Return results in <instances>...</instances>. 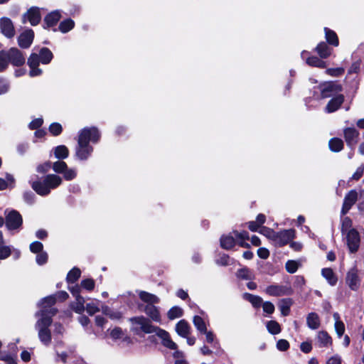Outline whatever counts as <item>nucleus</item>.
I'll return each mask as SVG.
<instances>
[{
	"instance_id": "1",
	"label": "nucleus",
	"mask_w": 364,
	"mask_h": 364,
	"mask_svg": "<svg viewBox=\"0 0 364 364\" xmlns=\"http://www.w3.org/2000/svg\"><path fill=\"white\" fill-rule=\"evenodd\" d=\"M28 182L37 194L46 196L50 193L52 190L61 185L63 179L56 174H48L42 180H40L37 175H33Z\"/></svg>"
},
{
	"instance_id": "2",
	"label": "nucleus",
	"mask_w": 364,
	"mask_h": 364,
	"mask_svg": "<svg viewBox=\"0 0 364 364\" xmlns=\"http://www.w3.org/2000/svg\"><path fill=\"white\" fill-rule=\"evenodd\" d=\"M46 311L45 309L41 311V318L36 323V328L38 330L40 341L47 346L51 341L50 331L48 328L52 323V318L46 315Z\"/></svg>"
},
{
	"instance_id": "3",
	"label": "nucleus",
	"mask_w": 364,
	"mask_h": 364,
	"mask_svg": "<svg viewBox=\"0 0 364 364\" xmlns=\"http://www.w3.org/2000/svg\"><path fill=\"white\" fill-rule=\"evenodd\" d=\"M234 236L237 239L238 244L242 247H248L249 244L245 240L249 239V234L246 231L238 232L234 231L230 235H223L220 237V246L225 250H230L235 245V240Z\"/></svg>"
},
{
	"instance_id": "4",
	"label": "nucleus",
	"mask_w": 364,
	"mask_h": 364,
	"mask_svg": "<svg viewBox=\"0 0 364 364\" xmlns=\"http://www.w3.org/2000/svg\"><path fill=\"white\" fill-rule=\"evenodd\" d=\"M129 321L133 325L134 333L137 335L156 333L159 328L153 326L150 321L144 316L133 317Z\"/></svg>"
},
{
	"instance_id": "5",
	"label": "nucleus",
	"mask_w": 364,
	"mask_h": 364,
	"mask_svg": "<svg viewBox=\"0 0 364 364\" xmlns=\"http://www.w3.org/2000/svg\"><path fill=\"white\" fill-rule=\"evenodd\" d=\"M320 90L321 97L328 98L339 95L338 93L342 91V86L336 82H328L322 84Z\"/></svg>"
},
{
	"instance_id": "6",
	"label": "nucleus",
	"mask_w": 364,
	"mask_h": 364,
	"mask_svg": "<svg viewBox=\"0 0 364 364\" xmlns=\"http://www.w3.org/2000/svg\"><path fill=\"white\" fill-rule=\"evenodd\" d=\"M56 299H57L54 295H50L43 299L39 303L41 310L36 314V316L41 317V311L46 309V315L48 316H50V318H52V317L57 313L56 309L53 307L56 302Z\"/></svg>"
},
{
	"instance_id": "7",
	"label": "nucleus",
	"mask_w": 364,
	"mask_h": 364,
	"mask_svg": "<svg viewBox=\"0 0 364 364\" xmlns=\"http://www.w3.org/2000/svg\"><path fill=\"white\" fill-rule=\"evenodd\" d=\"M84 134H83L82 136L78 139L77 146L76 147L75 156L80 160L87 159L93 151V149L91 146L86 144Z\"/></svg>"
},
{
	"instance_id": "8",
	"label": "nucleus",
	"mask_w": 364,
	"mask_h": 364,
	"mask_svg": "<svg viewBox=\"0 0 364 364\" xmlns=\"http://www.w3.org/2000/svg\"><path fill=\"white\" fill-rule=\"evenodd\" d=\"M295 237V230L293 229L284 230L276 232L274 244L282 247L290 242Z\"/></svg>"
},
{
	"instance_id": "9",
	"label": "nucleus",
	"mask_w": 364,
	"mask_h": 364,
	"mask_svg": "<svg viewBox=\"0 0 364 364\" xmlns=\"http://www.w3.org/2000/svg\"><path fill=\"white\" fill-rule=\"evenodd\" d=\"M346 283L348 287L353 291H357L359 289L360 279L359 278L357 269L352 268L347 272L346 277Z\"/></svg>"
},
{
	"instance_id": "10",
	"label": "nucleus",
	"mask_w": 364,
	"mask_h": 364,
	"mask_svg": "<svg viewBox=\"0 0 364 364\" xmlns=\"http://www.w3.org/2000/svg\"><path fill=\"white\" fill-rule=\"evenodd\" d=\"M22 224L21 215L16 210L10 211L6 217V225L9 230L19 228Z\"/></svg>"
},
{
	"instance_id": "11",
	"label": "nucleus",
	"mask_w": 364,
	"mask_h": 364,
	"mask_svg": "<svg viewBox=\"0 0 364 364\" xmlns=\"http://www.w3.org/2000/svg\"><path fill=\"white\" fill-rule=\"evenodd\" d=\"M9 61L14 66L22 65L25 63V57L23 53L16 48H11L8 51Z\"/></svg>"
},
{
	"instance_id": "12",
	"label": "nucleus",
	"mask_w": 364,
	"mask_h": 364,
	"mask_svg": "<svg viewBox=\"0 0 364 364\" xmlns=\"http://www.w3.org/2000/svg\"><path fill=\"white\" fill-rule=\"evenodd\" d=\"M347 245L350 252H355L358 250L360 245V237L358 232L354 230L350 229L347 232Z\"/></svg>"
},
{
	"instance_id": "13",
	"label": "nucleus",
	"mask_w": 364,
	"mask_h": 364,
	"mask_svg": "<svg viewBox=\"0 0 364 364\" xmlns=\"http://www.w3.org/2000/svg\"><path fill=\"white\" fill-rule=\"evenodd\" d=\"M83 134H85L84 136L86 144H89L90 142H97L100 136L99 131L95 127L85 128L82 129L79 134L78 139H80Z\"/></svg>"
},
{
	"instance_id": "14",
	"label": "nucleus",
	"mask_w": 364,
	"mask_h": 364,
	"mask_svg": "<svg viewBox=\"0 0 364 364\" xmlns=\"http://www.w3.org/2000/svg\"><path fill=\"white\" fill-rule=\"evenodd\" d=\"M41 19L39 9L37 7L31 8L23 16V23H26V20L29 21L31 26H36Z\"/></svg>"
},
{
	"instance_id": "15",
	"label": "nucleus",
	"mask_w": 364,
	"mask_h": 364,
	"mask_svg": "<svg viewBox=\"0 0 364 364\" xmlns=\"http://www.w3.org/2000/svg\"><path fill=\"white\" fill-rule=\"evenodd\" d=\"M266 293L270 296H279L284 295H291L292 289L290 287L279 285H271L267 287Z\"/></svg>"
},
{
	"instance_id": "16",
	"label": "nucleus",
	"mask_w": 364,
	"mask_h": 364,
	"mask_svg": "<svg viewBox=\"0 0 364 364\" xmlns=\"http://www.w3.org/2000/svg\"><path fill=\"white\" fill-rule=\"evenodd\" d=\"M358 200V193L355 190L350 191L345 196L341 213L345 215L356 203Z\"/></svg>"
},
{
	"instance_id": "17",
	"label": "nucleus",
	"mask_w": 364,
	"mask_h": 364,
	"mask_svg": "<svg viewBox=\"0 0 364 364\" xmlns=\"http://www.w3.org/2000/svg\"><path fill=\"white\" fill-rule=\"evenodd\" d=\"M41 60L36 53H32L28 60V65L30 67L29 75L31 77L38 76L42 73V70L38 67Z\"/></svg>"
},
{
	"instance_id": "18",
	"label": "nucleus",
	"mask_w": 364,
	"mask_h": 364,
	"mask_svg": "<svg viewBox=\"0 0 364 364\" xmlns=\"http://www.w3.org/2000/svg\"><path fill=\"white\" fill-rule=\"evenodd\" d=\"M0 28L1 33L7 38H12L15 34L13 23L9 18H1Z\"/></svg>"
},
{
	"instance_id": "19",
	"label": "nucleus",
	"mask_w": 364,
	"mask_h": 364,
	"mask_svg": "<svg viewBox=\"0 0 364 364\" xmlns=\"http://www.w3.org/2000/svg\"><path fill=\"white\" fill-rule=\"evenodd\" d=\"M34 33L31 29H27L23 31L18 38V43L21 48H28L33 40Z\"/></svg>"
},
{
	"instance_id": "20",
	"label": "nucleus",
	"mask_w": 364,
	"mask_h": 364,
	"mask_svg": "<svg viewBox=\"0 0 364 364\" xmlns=\"http://www.w3.org/2000/svg\"><path fill=\"white\" fill-rule=\"evenodd\" d=\"M156 334L162 340V344L171 350L177 348V345L171 339L169 333L161 328H159Z\"/></svg>"
},
{
	"instance_id": "21",
	"label": "nucleus",
	"mask_w": 364,
	"mask_h": 364,
	"mask_svg": "<svg viewBox=\"0 0 364 364\" xmlns=\"http://www.w3.org/2000/svg\"><path fill=\"white\" fill-rule=\"evenodd\" d=\"M359 132L354 128H346L344 129V137L346 141L350 147L354 146L358 142Z\"/></svg>"
},
{
	"instance_id": "22",
	"label": "nucleus",
	"mask_w": 364,
	"mask_h": 364,
	"mask_svg": "<svg viewBox=\"0 0 364 364\" xmlns=\"http://www.w3.org/2000/svg\"><path fill=\"white\" fill-rule=\"evenodd\" d=\"M344 101V96L341 94H339L335 97H333L327 104L326 107V112L328 113H331L341 107Z\"/></svg>"
},
{
	"instance_id": "23",
	"label": "nucleus",
	"mask_w": 364,
	"mask_h": 364,
	"mask_svg": "<svg viewBox=\"0 0 364 364\" xmlns=\"http://www.w3.org/2000/svg\"><path fill=\"white\" fill-rule=\"evenodd\" d=\"M307 54L308 53L306 51H303L301 55L309 65L319 68H324L326 67V63L323 60L316 56H309L306 58Z\"/></svg>"
},
{
	"instance_id": "24",
	"label": "nucleus",
	"mask_w": 364,
	"mask_h": 364,
	"mask_svg": "<svg viewBox=\"0 0 364 364\" xmlns=\"http://www.w3.org/2000/svg\"><path fill=\"white\" fill-rule=\"evenodd\" d=\"M143 311L154 321L160 322L161 315L159 309L154 304H146Z\"/></svg>"
},
{
	"instance_id": "25",
	"label": "nucleus",
	"mask_w": 364,
	"mask_h": 364,
	"mask_svg": "<svg viewBox=\"0 0 364 364\" xmlns=\"http://www.w3.org/2000/svg\"><path fill=\"white\" fill-rule=\"evenodd\" d=\"M316 341L317 345L320 348L328 347L332 344L331 337L324 331H321L318 333Z\"/></svg>"
},
{
	"instance_id": "26",
	"label": "nucleus",
	"mask_w": 364,
	"mask_h": 364,
	"mask_svg": "<svg viewBox=\"0 0 364 364\" xmlns=\"http://www.w3.org/2000/svg\"><path fill=\"white\" fill-rule=\"evenodd\" d=\"M321 275L326 279L331 286H335L338 282V278L334 272L331 268H323L321 269Z\"/></svg>"
},
{
	"instance_id": "27",
	"label": "nucleus",
	"mask_w": 364,
	"mask_h": 364,
	"mask_svg": "<svg viewBox=\"0 0 364 364\" xmlns=\"http://www.w3.org/2000/svg\"><path fill=\"white\" fill-rule=\"evenodd\" d=\"M139 296L140 299L144 303H146V304L152 305L159 302V298L158 296L147 291H139Z\"/></svg>"
},
{
	"instance_id": "28",
	"label": "nucleus",
	"mask_w": 364,
	"mask_h": 364,
	"mask_svg": "<svg viewBox=\"0 0 364 364\" xmlns=\"http://www.w3.org/2000/svg\"><path fill=\"white\" fill-rule=\"evenodd\" d=\"M190 326L185 320H181L176 326L177 333L182 337H187L190 333Z\"/></svg>"
},
{
	"instance_id": "29",
	"label": "nucleus",
	"mask_w": 364,
	"mask_h": 364,
	"mask_svg": "<svg viewBox=\"0 0 364 364\" xmlns=\"http://www.w3.org/2000/svg\"><path fill=\"white\" fill-rule=\"evenodd\" d=\"M316 51L321 58H327L332 53V49L324 42H321L316 47Z\"/></svg>"
},
{
	"instance_id": "30",
	"label": "nucleus",
	"mask_w": 364,
	"mask_h": 364,
	"mask_svg": "<svg viewBox=\"0 0 364 364\" xmlns=\"http://www.w3.org/2000/svg\"><path fill=\"white\" fill-rule=\"evenodd\" d=\"M306 323L309 328L315 330L320 326V319L317 314L311 312L308 314L306 318Z\"/></svg>"
},
{
	"instance_id": "31",
	"label": "nucleus",
	"mask_w": 364,
	"mask_h": 364,
	"mask_svg": "<svg viewBox=\"0 0 364 364\" xmlns=\"http://www.w3.org/2000/svg\"><path fill=\"white\" fill-rule=\"evenodd\" d=\"M15 186V178L13 175L10 173L6 174V178H0V191L6 188H13Z\"/></svg>"
},
{
	"instance_id": "32",
	"label": "nucleus",
	"mask_w": 364,
	"mask_h": 364,
	"mask_svg": "<svg viewBox=\"0 0 364 364\" xmlns=\"http://www.w3.org/2000/svg\"><path fill=\"white\" fill-rule=\"evenodd\" d=\"M60 18V14L55 11L48 14L44 18L45 23L48 27L55 25Z\"/></svg>"
},
{
	"instance_id": "33",
	"label": "nucleus",
	"mask_w": 364,
	"mask_h": 364,
	"mask_svg": "<svg viewBox=\"0 0 364 364\" xmlns=\"http://www.w3.org/2000/svg\"><path fill=\"white\" fill-rule=\"evenodd\" d=\"M333 318L335 320V330L339 338H341L345 332V325L343 321L340 320V316L338 313L333 314Z\"/></svg>"
},
{
	"instance_id": "34",
	"label": "nucleus",
	"mask_w": 364,
	"mask_h": 364,
	"mask_svg": "<svg viewBox=\"0 0 364 364\" xmlns=\"http://www.w3.org/2000/svg\"><path fill=\"white\" fill-rule=\"evenodd\" d=\"M53 153L55 158L58 159H65L69 155V150L65 146L59 145L53 149Z\"/></svg>"
},
{
	"instance_id": "35",
	"label": "nucleus",
	"mask_w": 364,
	"mask_h": 364,
	"mask_svg": "<svg viewBox=\"0 0 364 364\" xmlns=\"http://www.w3.org/2000/svg\"><path fill=\"white\" fill-rule=\"evenodd\" d=\"M324 31L326 39L328 41V43L334 46H338L339 43L336 33L333 31L328 28H325Z\"/></svg>"
},
{
	"instance_id": "36",
	"label": "nucleus",
	"mask_w": 364,
	"mask_h": 364,
	"mask_svg": "<svg viewBox=\"0 0 364 364\" xmlns=\"http://www.w3.org/2000/svg\"><path fill=\"white\" fill-rule=\"evenodd\" d=\"M38 56L41 60V62L43 64L49 63L53 58V54H52L51 51L47 48H41Z\"/></svg>"
},
{
	"instance_id": "37",
	"label": "nucleus",
	"mask_w": 364,
	"mask_h": 364,
	"mask_svg": "<svg viewBox=\"0 0 364 364\" xmlns=\"http://www.w3.org/2000/svg\"><path fill=\"white\" fill-rule=\"evenodd\" d=\"M330 149L334 152H338L343 148V142L341 139L333 138L328 142Z\"/></svg>"
},
{
	"instance_id": "38",
	"label": "nucleus",
	"mask_w": 364,
	"mask_h": 364,
	"mask_svg": "<svg viewBox=\"0 0 364 364\" xmlns=\"http://www.w3.org/2000/svg\"><path fill=\"white\" fill-rule=\"evenodd\" d=\"M243 298L250 301L255 308H258L262 304V299L258 296L245 293L243 295Z\"/></svg>"
},
{
	"instance_id": "39",
	"label": "nucleus",
	"mask_w": 364,
	"mask_h": 364,
	"mask_svg": "<svg viewBox=\"0 0 364 364\" xmlns=\"http://www.w3.org/2000/svg\"><path fill=\"white\" fill-rule=\"evenodd\" d=\"M193 322L195 327L197 328L198 331H200V333L206 332V324L204 319L202 317L199 316H195L193 317Z\"/></svg>"
},
{
	"instance_id": "40",
	"label": "nucleus",
	"mask_w": 364,
	"mask_h": 364,
	"mask_svg": "<svg viewBox=\"0 0 364 364\" xmlns=\"http://www.w3.org/2000/svg\"><path fill=\"white\" fill-rule=\"evenodd\" d=\"M101 310L104 314L108 316L112 319L117 320L122 317V314L119 312L113 311L107 306L102 305Z\"/></svg>"
},
{
	"instance_id": "41",
	"label": "nucleus",
	"mask_w": 364,
	"mask_h": 364,
	"mask_svg": "<svg viewBox=\"0 0 364 364\" xmlns=\"http://www.w3.org/2000/svg\"><path fill=\"white\" fill-rule=\"evenodd\" d=\"M237 276L242 279L250 280L254 279L253 272L246 267L239 269L237 272Z\"/></svg>"
},
{
	"instance_id": "42",
	"label": "nucleus",
	"mask_w": 364,
	"mask_h": 364,
	"mask_svg": "<svg viewBox=\"0 0 364 364\" xmlns=\"http://www.w3.org/2000/svg\"><path fill=\"white\" fill-rule=\"evenodd\" d=\"M267 328L268 331L273 335L278 334L281 332L280 325L275 321H269L267 323Z\"/></svg>"
},
{
	"instance_id": "43",
	"label": "nucleus",
	"mask_w": 364,
	"mask_h": 364,
	"mask_svg": "<svg viewBox=\"0 0 364 364\" xmlns=\"http://www.w3.org/2000/svg\"><path fill=\"white\" fill-rule=\"evenodd\" d=\"M80 270L78 268L72 269L67 275V281L70 283H74L80 277Z\"/></svg>"
},
{
	"instance_id": "44",
	"label": "nucleus",
	"mask_w": 364,
	"mask_h": 364,
	"mask_svg": "<svg viewBox=\"0 0 364 364\" xmlns=\"http://www.w3.org/2000/svg\"><path fill=\"white\" fill-rule=\"evenodd\" d=\"M100 301L87 304L86 307H85L87 312L91 316L95 314L97 312H99L100 311Z\"/></svg>"
},
{
	"instance_id": "45",
	"label": "nucleus",
	"mask_w": 364,
	"mask_h": 364,
	"mask_svg": "<svg viewBox=\"0 0 364 364\" xmlns=\"http://www.w3.org/2000/svg\"><path fill=\"white\" fill-rule=\"evenodd\" d=\"M74 21L71 19H67L62 21L59 25V30L62 33H67L74 27Z\"/></svg>"
},
{
	"instance_id": "46",
	"label": "nucleus",
	"mask_w": 364,
	"mask_h": 364,
	"mask_svg": "<svg viewBox=\"0 0 364 364\" xmlns=\"http://www.w3.org/2000/svg\"><path fill=\"white\" fill-rule=\"evenodd\" d=\"M183 315V310L178 306L172 307L167 314L168 318L171 320L181 317Z\"/></svg>"
},
{
	"instance_id": "47",
	"label": "nucleus",
	"mask_w": 364,
	"mask_h": 364,
	"mask_svg": "<svg viewBox=\"0 0 364 364\" xmlns=\"http://www.w3.org/2000/svg\"><path fill=\"white\" fill-rule=\"evenodd\" d=\"M85 300L84 298H79L75 299V302L72 305V309L77 314H82L85 307L84 306Z\"/></svg>"
},
{
	"instance_id": "48",
	"label": "nucleus",
	"mask_w": 364,
	"mask_h": 364,
	"mask_svg": "<svg viewBox=\"0 0 364 364\" xmlns=\"http://www.w3.org/2000/svg\"><path fill=\"white\" fill-rule=\"evenodd\" d=\"M299 266L300 264L295 260H288L285 264L286 270L290 274L295 273Z\"/></svg>"
},
{
	"instance_id": "49",
	"label": "nucleus",
	"mask_w": 364,
	"mask_h": 364,
	"mask_svg": "<svg viewBox=\"0 0 364 364\" xmlns=\"http://www.w3.org/2000/svg\"><path fill=\"white\" fill-rule=\"evenodd\" d=\"M68 166L65 162L63 161H58L53 163V170L57 173H63L66 171Z\"/></svg>"
},
{
	"instance_id": "50",
	"label": "nucleus",
	"mask_w": 364,
	"mask_h": 364,
	"mask_svg": "<svg viewBox=\"0 0 364 364\" xmlns=\"http://www.w3.org/2000/svg\"><path fill=\"white\" fill-rule=\"evenodd\" d=\"M8 54L6 51L2 50L0 52V72L4 71L9 65Z\"/></svg>"
},
{
	"instance_id": "51",
	"label": "nucleus",
	"mask_w": 364,
	"mask_h": 364,
	"mask_svg": "<svg viewBox=\"0 0 364 364\" xmlns=\"http://www.w3.org/2000/svg\"><path fill=\"white\" fill-rule=\"evenodd\" d=\"M259 232L264 235L267 238L272 240V242H274L276 232H274L272 229L267 227H262L260 228Z\"/></svg>"
},
{
	"instance_id": "52",
	"label": "nucleus",
	"mask_w": 364,
	"mask_h": 364,
	"mask_svg": "<svg viewBox=\"0 0 364 364\" xmlns=\"http://www.w3.org/2000/svg\"><path fill=\"white\" fill-rule=\"evenodd\" d=\"M12 251V247L11 246H6L4 245H1L0 246V259H5L8 258Z\"/></svg>"
},
{
	"instance_id": "53",
	"label": "nucleus",
	"mask_w": 364,
	"mask_h": 364,
	"mask_svg": "<svg viewBox=\"0 0 364 364\" xmlns=\"http://www.w3.org/2000/svg\"><path fill=\"white\" fill-rule=\"evenodd\" d=\"M344 72L345 69L343 68H328L326 70V73L332 77L341 76Z\"/></svg>"
},
{
	"instance_id": "54",
	"label": "nucleus",
	"mask_w": 364,
	"mask_h": 364,
	"mask_svg": "<svg viewBox=\"0 0 364 364\" xmlns=\"http://www.w3.org/2000/svg\"><path fill=\"white\" fill-rule=\"evenodd\" d=\"M110 336L113 339L117 340L123 338L124 336V333L122 328L116 327L111 331Z\"/></svg>"
},
{
	"instance_id": "55",
	"label": "nucleus",
	"mask_w": 364,
	"mask_h": 364,
	"mask_svg": "<svg viewBox=\"0 0 364 364\" xmlns=\"http://www.w3.org/2000/svg\"><path fill=\"white\" fill-rule=\"evenodd\" d=\"M63 177L67 181L74 179L77 176V172L74 168H68L67 167L66 171L63 172Z\"/></svg>"
},
{
	"instance_id": "56",
	"label": "nucleus",
	"mask_w": 364,
	"mask_h": 364,
	"mask_svg": "<svg viewBox=\"0 0 364 364\" xmlns=\"http://www.w3.org/2000/svg\"><path fill=\"white\" fill-rule=\"evenodd\" d=\"M49 131L53 135L58 136L62 132V127L58 123H53L49 127Z\"/></svg>"
},
{
	"instance_id": "57",
	"label": "nucleus",
	"mask_w": 364,
	"mask_h": 364,
	"mask_svg": "<svg viewBox=\"0 0 364 364\" xmlns=\"http://www.w3.org/2000/svg\"><path fill=\"white\" fill-rule=\"evenodd\" d=\"M43 245L41 242L36 241L30 245V250L33 253H40L42 251Z\"/></svg>"
},
{
	"instance_id": "58",
	"label": "nucleus",
	"mask_w": 364,
	"mask_h": 364,
	"mask_svg": "<svg viewBox=\"0 0 364 364\" xmlns=\"http://www.w3.org/2000/svg\"><path fill=\"white\" fill-rule=\"evenodd\" d=\"M81 287L84 289L91 291L95 287V282L92 279H86L81 282Z\"/></svg>"
},
{
	"instance_id": "59",
	"label": "nucleus",
	"mask_w": 364,
	"mask_h": 364,
	"mask_svg": "<svg viewBox=\"0 0 364 364\" xmlns=\"http://www.w3.org/2000/svg\"><path fill=\"white\" fill-rule=\"evenodd\" d=\"M352 226V221L348 217H345L342 220V232H348Z\"/></svg>"
},
{
	"instance_id": "60",
	"label": "nucleus",
	"mask_w": 364,
	"mask_h": 364,
	"mask_svg": "<svg viewBox=\"0 0 364 364\" xmlns=\"http://www.w3.org/2000/svg\"><path fill=\"white\" fill-rule=\"evenodd\" d=\"M50 167L51 163L50 161H46L42 164H39L36 168V171L38 173H45L50 170Z\"/></svg>"
},
{
	"instance_id": "61",
	"label": "nucleus",
	"mask_w": 364,
	"mask_h": 364,
	"mask_svg": "<svg viewBox=\"0 0 364 364\" xmlns=\"http://www.w3.org/2000/svg\"><path fill=\"white\" fill-rule=\"evenodd\" d=\"M290 304L289 302L285 300L282 301V304L279 306L281 313L283 316H287L290 311Z\"/></svg>"
},
{
	"instance_id": "62",
	"label": "nucleus",
	"mask_w": 364,
	"mask_h": 364,
	"mask_svg": "<svg viewBox=\"0 0 364 364\" xmlns=\"http://www.w3.org/2000/svg\"><path fill=\"white\" fill-rule=\"evenodd\" d=\"M277 348L280 351H285L289 348V343L285 339H280L277 343Z\"/></svg>"
},
{
	"instance_id": "63",
	"label": "nucleus",
	"mask_w": 364,
	"mask_h": 364,
	"mask_svg": "<svg viewBox=\"0 0 364 364\" xmlns=\"http://www.w3.org/2000/svg\"><path fill=\"white\" fill-rule=\"evenodd\" d=\"M36 259L39 265L44 264L48 260V255L45 252H41L37 255Z\"/></svg>"
},
{
	"instance_id": "64",
	"label": "nucleus",
	"mask_w": 364,
	"mask_h": 364,
	"mask_svg": "<svg viewBox=\"0 0 364 364\" xmlns=\"http://www.w3.org/2000/svg\"><path fill=\"white\" fill-rule=\"evenodd\" d=\"M9 83L5 79L0 78V95L6 93L9 90Z\"/></svg>"
}]
</instances>
